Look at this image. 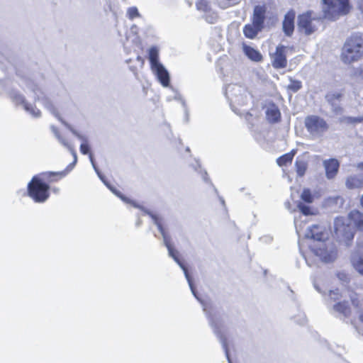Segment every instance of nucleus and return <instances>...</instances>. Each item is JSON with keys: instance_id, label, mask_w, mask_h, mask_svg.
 <instances>
[{"instance_id": "obj_61", "label": "nucleus", "mask_w": 363, "mask_h": 363, "mask_svg": "<svg viewBox=\"0 0 363 363\" xmlns=\"http://www.w3.org/2000/svg\"><path fill=\"white\" fill-rule=\"evenodd\" d=\"M361 205L363 207V194H362V196L361 198Z\"/></svg>"}, {"instance_id": "obj_39", "label": "nucleus", "mask_w": 363, "mask_h": 363, "mask_svg": "<svg viewBox=\"0 0 363 363\" xmlns=\"http://www.w3.org/2000/svg\"><path fill=\"white\" fill-rule=\"evenodd\" d=\"M196 5L197 9L200 11L206 12L209 9V5L207 0H198Z\"/></svg>"}, {"instance_id": "obj_41", "label": "nucleus", "mask_w": 363, "mask_h": 363, "mask_svg": "<svg viewBox=\"0 0 363 363\" xmlns=\"http://www.w3.org/2000/svg\"><path fill=\"white\" fill-rule=\"evenodd\" d=\"M77 161V157H75V160H74L71 164H69L65 171L61 172H54L53 174H60L62 177H65L68 172H69L75 166Z\"/></svg>"}, {"instance_id": "obj_11", "label": "nucleus", "mask_w": 363, "mask_h": 363, "mask_svg": "<svg viewBox=\"0 0 363 363\" xmlns=\"http://www.w3.org/2000/svg\"><path fill=\"white\" fill-rule=\"evenodd\" d=\"M152 216V219L155 223V225L157 227L160 233H161L163 238V243L165 247L167 248L168 254L169 257H172V259L179 265L181 269L184 271V272H188L187 269L185 268L184 264L182 262V261L179 258V252L174 248V247L170 243V238L166 234L164 229L163 228L160 218L157 216L155 214L150 213Z\"/></svg>"}, {"instance_id": "obj_2", "label": "nucleus", "mask_w": 363, "mask_h": 363, "mask_svg": "<svg viewBox=\"0 0 363 363\" xmlns=\"http://www.w3.org/2000/svg\"><path fill=\"white\" fill-rule=\"evenodd\" d=\"M26 88L33 94L35 101H41L44 107L49 111L59 121H60L77 138L82 141V143H87V138L80 134L69 123L66 122L60 116L57 108L53 102L45 96L44 91L39 84H36L31 79H26L25 81Z\"/></svg>"}, {"instance_id": "obj_16", "label": "nucleus", "mask_w": 363, "mask_h": 363, "mask_svg": "<svg viewBox=\"0 0 363 363\" xmlns=\"http://www.w3.org/2000/svg\"><path fill=\"white\" fill-rule=\"evenodd\" d=\"M341 97L342 94L338 92H330L325 96L326 101L331 106L333 111L336 115L342 113V108L340 104Z\"/></svg>"}, {"instance_id": "obj_55", "label": "nucleus", "mask_w": 363, "mask_h": 363, "mask_svg": "<svg viewBox=\"0 0 363 363\" xmlns=\"http://www.w3.org/2000/svg\"><path fill=\"white\" fill-rule=\"evenodd\" d=\"M89 160H90V162L91 163V164H95L93 155L91 154H89Z\"/></svg>"}, {"instance_id": "obj_38", "label": "nucleus", "mask_w": 363, "mask_h": 363, "mask_svg": "<svg viewBox=\"0 0 363 363\" xmlns=\"http://www.w3.org/2000/svg\"><path fill=\"white\" fill-rule=\"evenodd\" d=\"M302 87L301 82L298 80H292L291 79L290 84L288 85V89L293 91L294 92H296L300 90Z\"/></svg>"}, {"instance_id": "obj_37", "label": "nucleus", "mask_w": 363, "mask_h": 363, "mask_svg": "<svg viewBox=\"0 0 363 363\" xmlns=\"http://www.w3.org/2000/svg\"><path fill=\"white\" fill-rule=\"evenodd\" d=\"M126 14L128 18H130V20H133L136 17L140 16V14L135 6L128 8Z\"/></svg>"}, {"instance_id": "obj_64", "label": "nucleus", "mask_w": 363, "mask_h": 363, "mask_svg": "<svg viewBox=\"0 0 363 363\" xmlns=\"http://www.w3.org/2000/svg\"><path fill=\"white\" fill-rule=\"evenodd\" d=\"M189 150H189V147H187V148H186V151H188V152H189Z\"/></svg>"}, {"instance_id": "obj_40", "label": "nucleus", "mask_w": 363, "mask_h": 363, "mask_svg": "<svg viewBox=\"0 0 363 363\" xmlns=\"http://www.w3.org/2000/svg\"><path fill=\"white\" fill-rule=\"evenodd\" d=\"M238 4V1H235V0H223L222 2L219 3V6L223 9H225Z\"/></svg>"}, {"instance_id": "obj_25", "label": "nucleus", "mask_w": 363, "mask_h": 363, "mask_svg": "<svg viewBox=\"0 0 363 363\" xmlns=\"http://www.w3.org/2000/svg\"><path fill=\"white\" fill-rule=\"evenodd\" d=\"M345 184L350 189L359 188L363 184V176L362 174L350 176L347 179Z\"/></svg>"}, {"instance_id": "obj_31", "label": "nucleus", "mask_w": 363, "mask_h": 363, "mask_svg": "<svg viewBox=\"0 0 363 363\" xmlns=\"http://www.w3.org/2000/svg\"><path fill=\"white\" fill-rule=\"evenodd\" d=\"M296 154L295 150H292L290 152L283 155L277 160V163L279 166L282 167L288 163H291Z\"/></svg>"}, {"instance_id": "obj_4", "label": "nucleus", "mask_w": 363, "mask_h": 363, "mask_svg": "<svg viewBox=\"0 0 363 363\" xmlns=\"http://www.w3.org/2000/svg\"><path fill=\"white\" fill-rule=\"evenodd\" d=\"M148 59L151 69L156 75L158 81L164 87L169 86L170 79L168 71L159 61V50L157 47H151L148 51Z\"/></svg>"}, {"instance_id": "obj_57", "label": "nucleus", "mask_w": 363, "mask_h": 363, "mask_svg": "<svg viewBox=\"0 0 363 363\" xmlns=\"http://www.w3.org/2000/svg\"><path fill=\"white\" fill-rule=\"evenodd\" d=\"M91 165H92V167H93V168H94V171L96 172V173H97V172H100V171H99V168L96 167V164H91Z\"/></svg>"}, {"instance_id": "obj_21", "label": "nucleus", "mask_w": 363, "mask_h": 363, "mask_svg": "<svg viewBox=\"0 0 363 363\" xmlns=\"http://www.w3.org/2000/svg\"><path fill=\"white\" fill-rule=\"evenodd\" d=\"M348 219L358 230H363V213L359 211H352L348 216Z\"/></svg>"}, {"instance_id": "obj_20", "label": "nucleus", "mask_w": 363, "mask_h": 363, "mask_svg": "<svg viewBox=\"0 0 363 363\" xmlns=\"http://www.w3.org/2000/svg\"><path fill=\"white\" fill-rule=\"evenodd\" d=\"M242 51L245 55L252 61L258 62H261L263 59L260 52L250 45L243 44Z\"/></svg>"}, {"instance_id": "obj_53", "label": "nucleus", "mask_w": 363, "mask_h": 363, "mask_svg": "<svg viewBox=\"0 0 363 363\" xmlns=\"http://www.w3.org/2000/svg\"><path fill=\"white\" fill-rule=\"evenodd\" d=\"M216 16L211 17V20H208V18H206L207 21H208L211 23H213L214 21H216Z\"/></svg>"}, {"instance_id": "obj_29", "label": "nucleus", "mask_w": 363, "mask_h": 363, "mask_svg": "<svg viewBox=\"0 0 363 363\" xmlns=\"http://www.w3.org/2000/svg\"><path fill=\"white\" fill-rule=\"evenodd\" d=\"M266 115L268 121L271 123L277 122L281 116L279 110L275 106L267 108Z\"/></svg>"}, {"instance_id": "obj_43", "label": "nucleus", "mask_w": 363, "mask_h": 363, "mask_svg": "<svg viewBox=\"0 0 363 363\" xmlns=\"http://www.w3.org/2000/svg\"><path fill=\"white\" fill-rule=\"evenodd\" d=\"M345 121L347 123H357L363 122V117H346Z\"/></svg>"}, {"instance_id": "obj_45", "label": "nucleus", "mask_w": 363, "mask_h": 363, "mask_svg": "<svg viewBox=\"0 0 363 363\" xmlns=\"http://www.w3.org/2000/svg\"><path fill=\"white\" fill-rule=\"evenodd\" d=\"M359 320L363 323V312L360 313L359 315ZM352 325H354L356 330L358 332L359 334H361L363 335V328H361L360 326L355 325V324L352 322Z\"/></svg>"}, {"instance_id": "obj_19", "label": "nucleus", "mask_w": 363, "mask_h": 363, "mask_svg": "<svg viewBox=\"0 0 363 363\" xmlns=\"http://www.w3.org/2000/svg\"><path fill=\"white\" fill-rule=\"evenodd\" d=\"M246 92V88L242 85L232 84L227 86L225 89V96L230 101L238 94Z\"/></svg>"}, {"instance_id": "obj_3", "label": "nucleus", "mask_w": 363, "mask_h": 363, "mask_svg": "<svg viewBox=\"0 0 363 363\" xmlns=\"http://www.w3.org/2000/svg\"><path fill=\"white\" fill-rule=\"evenodd\" d=\"M363 56V33L352 34L345 42L341 52V60L345 64L359 60Z\"/></svg>"}, {"instance_id": "obj_49", "label": "nucleus", "mask_w": 363, "mask_h": 363, "mask_svg": "<svg viewBox=\"0 0 363 363\" xmlns=\"http://www.w3.org/2000/svg\"><path fill=\"white\" fill-rule=\"evenodd\" d=\"M96 174H97L98 177H99V179L103 182V183L106 186H108V182L106 181L104 176L101 173V172H99Z\"/></svg>"}, {"instance_id": "obj_60", "label": "nucleus", "mask_w": 363, "mask_h": 363, "mask_svg": "<svg viewBox=\"0 0 363 363\" xmlns=\"http://www.w3.org/2000/svg\"><path fill=\"white\" fill-rule=\"evenodd\" d=\"M220 201H221V203L224 206L225 205V201L223 198H220Z\"/></svg>"}, {"instance_id": "obj_14", "label": "nucleus", "mask_w": 363, "mask_h": 363, "mask_svg": "<svg viewBox=\"0 0 363 363\" xmlns=\"http://www.w3.org/2000/svg\"><path fill=\"white\" fill-rule=\"evenodd\" d=\"M286 47L279 45L276 48L275 53L272 55V65L276 69L284 68L286 66L287 60L286 57Z\"/></svg>"}, {"instance_id": "obj_8", "label": "nucleus", "mask_w": 363, "mask_h": 363, "mask_svg": "<svg viewBox=\"0 0 363 363\" xmlns=\"http://www.w3.org/2000/svg\"><path fill=\"white\" fill-rule=\"evenodd\" d=\"M333 231L335 238L340 242H344L347 245L353 240L354 231L347 219L343 217H337L334 220Z\"/></svg>"}, {"instance_id": "obj_58", "label": "nucleus", "mask_w": 363, "mask_h": 363, "mask_svg": "<svg viewBox=\"0 0 363 363\" xmlns=\"http://www.w3.org/2000/svg\"><path fill=\"white\" fill-rule=\"evenodd\" d=\"M361 77L363 79V68L360 70V73H359Z\"/></svg>"}, {"instance_id": "obj_15", "label": "nucleus", "mask_w": 363, "mask_h": 363, "mask_svg": "<svg viewBox=\"0 0 363 363\" xmlns=\"http://www.w3.org/2000/svg\"><path fill=\"white\" fill-rule=\"evenodd\" d=\"M267 9L265 6H255L253 10L252 23L259 28H264Z\"/></svg>"}, {"instance_id": "obj_18", "label": "nucleus", "mask_w": 363, "mask_h": 363, "mask_svg": "<svg viewBox=\"0 0 363 363\" xmlns=\"http://www.w3.org/2000/svg\"><path fill=\"white\" fill-rule=\"evenodd\" d=\"M294 18H295V13L294 11H289L284 16V19L283 21V30L286 35L290 36L294 32Z\"/></svg>"}, {"instance_id": "obj_22", "label": "nucleus", "mask_w": 363, "mask_h": 363, "mask_svg": "<svg viewBox=\"0 0 363 363\" xmlns=\"http://www.w3.org/2000/svg\"><path fill=\"white\" fill-rule=\"evenodd\" d=\"M222 328L223 327H212L215 335L218 337L220 342L222 345L223 349L225 352V354L227 357L228 363H232V362L230 359V357H229V351H228V344H227L225 338L224 337V336L222 333Z\"/></svg>"}, {"instance_id": "obj_46", "label": "nucleus", "mask_w": 363, "mask_h": 363, "mask_svg": "<svg viewBox=\"0 0 363 363\" xmlns=\"http://www.w3.org/2000/svg\"><path fill=\"white\" fill-rule=\"evenodd\" d=\"M273 240V238L270 235H264L260 238V241L264 243H270Z\"/></svg>"}, {"instance_id": "obj_1", "label": "nucleus", "mask_w": 363, "mask_h": 363, "mask_svg": "<svg viewBox=\"0 0 363 363\" xmlns=\"http://www.w3.org/2000/svg\"><path fill=\"white\" fill-rule=\"evenodd\" d=\"M306 237L318 242V244L313 247V251L324 262H331L336 259L337 247L333 242H325L328 233L323 226L313 225L308 229Z\"/></svg>"}, {"instance_id": "obj_51", "label": "nucleus", "mask_w": 363, "mask_h": 363, "mask_svg": "<svg viewBox=\"0 0 363 363\" xmlns=\"http://www.w3.org/2000/svg\"><path fill=\"white\" fill-rule=\"evenodd\" d=\"M202 178L206 182L209 181V178L208 177V174H207V172L206 171H204L202 173Z\"/></svg>"}, {"instance_id": "obj_44", "label": "nucleus", "mask_w": 363, "mask_h": 363, "mask_svg": "<svg viewBox=\"0 0 363 363\" xmlns=\"http://www.w3.org/2000/svg\"><path fill=\"white\" fill-rule=\"evenodd\" d=\"M90 147L86 143H82L80 145V152L83 155H87L89 152Z\"/></svg>"}, {"instance_id": "obj_54", "label": "nucleus", "mask_w": 363, "mask_h": 363, "mask_svg": "<svg viewBox=\"0 0 363 363\" xmlns=\"http://www.w3.org/2000/svg\"><path fill=\"white\" fill-rule=\"evenodd\" d=\"M306 322V318L305 315H303L301 318V321L299 323V324L303 325Z\"/></svg>"}, {"instance_id": "obj_30", "label": "nucleus", "mask_w": 363, "mask_h": 363, "mask_svg": "<svg viewBox=\"0 0 363 363\" xmlns=\"http://www.w3.org/2000/svg\"><path fill=\"white\" fill-rule=\"evenodd\" d=\"M296 171L299 177H303L308 167V162L306 160L297 157L295 162Z\"/></svg>"}, {"instance_id": "obj_59", "label": "nucleus", "mask_w": 363, "mask_h": 363, "mask_svg": "<svg viewBox=\"0 0 363 363\" xmlns=\"http://www.w3.org/2000/svg\"><path fill=\"white\" fill-rule=\"evenodd\" d=\"M140 223H141V220L140 219H138V221L136 222V225L138 226H139L140 225Z\"/></svg>"}, {"instance_id": "obj_27", "label": "nucleus", "mask_w": 363, "mask_h": 363, "mask_svg": "<svg viewBox=\"0 0 363 363\" xmlns=\"http://www.w3.org/2000/svg\"><path fill=\"white\" fill-rule=\"evenodd\" d=\"M262 30V28H259L257 26H255L254 23L247 24L243 28V33L246 38L253 39Z\"/></svg>"}, {"instance_id": "obj_17", "label": "nucleus", "mask_w": 363, "mask_h": 363, "mask_svg": "<svg viewBox=\"0 0 363 363\" xmlns=\"http://www.w3.org/2000/svg\"><path fill=\"white\" fill-rule=\"evenodd\" d=\"M323 167L325 169V176L328 179H333L337 174L340 163L336 159H329L323 161Z\"/></svg>"}, {"instance_id": "obj_6", "label": "nucleus", "mask_w": 363, "mask_h": 363, "mask_svg": "<svg viewBox=\"0 0 363 363\" xmlns=\"http://www.w3.org/2000/svg\"><path fill=\"white\" fill-rule=\"evenodd\" d=\"M304 125L311 138L313 140L323 137L329 129L326 121L316 115L306 116L304 120Z\"/></svg>"}, {"instance_id": "obj_23", "label": "nucleus", "mask_w": 363, "mask_h": 363, "mask_svg": "<svg viewBox=\"0 0 363 363\" xmlns=\"http://www.w3.org/2000/svg\"><path fill=\"white\" fill-rule=\"evenodd\" d=\"M193 274H184L185 278L189 284V288L191 291L192 294L194 296V297L201 303L203 306V311L208 314V306L206 302H204L203 300H201L197 295L194 283H193V278H192Z\"/></svg>"}, {"instance_id": "obj_28", "label": "nucleus", "mask_w": 363, "mask_h": 363, "mask_svg": "<svg viewBox=\"0 0 363 363\" xmlns=\"http://www.w3.org/2000/svg\"><path fill=\"white\" fill-rule=\"evenodd\" d=\"M341 294L338 289L330 290L328 294V298L325 297V302L328 308L332 306L335 303L340 301Z\"/></svg>"}, {"instance_id": "obj_52", "label": "nucleus", "mask_w": 363, "mask_h": 363, "mask_svg": "<svg viewBox=\"0 0 363 363\" xmlns=\"http://www.w3.org/2000/svg\"><path fill=\"white\" fill-rule=\"evenodd\" d=\"M313 286H314V288L315 289V290L317 291H318L319 293L322 294V290L320 289V288L319 287V286L318 285L316 281L313 282Z\"/></svg>"}, {"instance_id": "obj_62", "label": "nucleus", "mask_w": 363, "mask_h": 363, "mask_svg": "<svg viewBox=\"0 0 363 363\" xmlns=\"http://www.w3.org/2000/svg\"><path fill=\"white\" fill-rule=\"evenodd\" d=\"M196 166L200 168V164H199V162L197 161H196Z\"/></svg>"}, {"instance_id": "obj_7", "label": "nucleus", "mask_w": 363, "mask_h": 363, "mask_svg": "<svg viewBox=\"0 0 363 363\" xmlns=\"http://www.w3.org/2000/svg\"><path fill=\"white\" fill-rule=\"evenodd\" d=\"M50 186L37 177H33L28 184V196L36 203H43L49 197Z\"/></svg>"}, {"instance_id": "obj_10", "label": "nucleus", "mask_w": 363, "mask_h": 363, "mask_svg": "<svg viewBox=\"0 0 363 363\" xmlns=\"http://www.w3.org/2000/svg\"><path fill=\"white\" fill-rule=\"evenodd\" d=\"M152 216V219L155 223V225L157 227L160 233H161L163 238V243L165 247L167 248L168 254L169 257H172V259L179 265L181 269L184 271V272H188L187 269L185 268L184 264L182 262V261L179 258V252L174 248V247L170 243V238L166 234L164 229L163 228L160 218L157 216L155 214L150 213Z\"/></svg>"}, {"instance_id": "obj_24", "label": "nucleus", "mask_w": 363, "mask_h": 363, "mask_svg": "<svg viewBox=\"0 0 363 363\" xmlns=\"http://www.w3.org/2000/svg\"><path fill=\"white\" fill-rule=\"evenodd\" d=\"M351 264L357 272H363V257L359 252L352 253L350 258Z\"/></svg>"}, {"instance_id": "obj_47", "label": "nucleus", "mask_w": 363, "mask_h": 363, "mask_svg": "<svg viewBox=\"0 0 363 363\" xmlns=\"http://www.w3.org/2000/svg\"><path fill=\"white\" fill-rule=\"evenodd\" d=\"M64 147L69 150V152H71V154L73 156L74 160H75V157H77V155L75 150L73 148V146L69 143H68V146H64Z\"/></svg>"}, {"instance_id": "obj_36", "label": "nucleus", "mask_w": 363, "mask_h": 363, "mask_svg": "<svg viewBox=\"0 0 363 363\" xmlns=\"http://www.w3.org/2000/svg\"><path fill=\"white\" fill-rule=\"evenodd\" d=\"M116 196L119 197L125 203H130V200L123 196L119 191H118L116 188L111 186L108 183V186H106Z\"/></svg>"}, {"instance_id": "obj_42", "label": "nucleus", "mask_w": 363, "mask_h": 363, "mask_svg": "<svg viewBox=\"0 0 363 363\" xmlns=\"http://www.w3.org/2000/svg\"><path fill=\"white\" fill-rule=\"evenodd\" d=\"M298 208H299L300 211L305 216L311 214L310 208L301 203L298 205Z\"/></svg>"}, {"instance_id": "obj_5", "label": "nucleus", "mask_w": 363, "mask_h": 363, "mask_svg": "<svg viewBox=\"0 0 363 363\" xmlns=\"http://www.w3.org/2000/svg\"><path fill=\"white\" fill-rule=\"evenodd\" d=\"M325 18L335 21L346 15L350 9L349 0H323Z\"/></svg>"}, {"instance_id": "obj_34", "label": "nucleus", "mask_w": 363, "mask_h": 363, "mask_svg": "<svg viewBox=\"0 0 363 363\" xmlns=\"http://www.w3.org/2000/svg\"><path fill=\"white\" fill-rule=\"evenodd\" d=\"M50 130L52 131V133L54 134L55 137L56 138V139L58 140V142L63 146H68V141L64 138L62 137L58 129L53 125H50Z\"/></svg>"}, {"instance_id": "obj_13", "label": "nucleus", "mask_w": 363, "mask_h": 363, "mask_svg": "<svg viewBox=\"0 0 363 363\" xmlns=\"http://www.w3.org/2000/svg\"><path fill=\"white\" fill-rule=\"evenodd\" d=\"M330 313L335 317L341 319L348 318L351 311L347 301H337L328 308Z\"/></svg>"}, {"instance_id": "obj_32", "label": "nucleus", "mask_w": 363, "mask_h": 363, "mask_svg": "<svg viewBox=\"0 0 363 363\" xmlns=\"http://www.w3.org/2000/svg\"><path fill=\"white\" fill-rule=\"evenodd\" d=\"M247 91L246 90L245 93H242L241 94H238L236 96L233 100L230 101V105L233 104H238L239 106H244L247 104Z\"/></svg>"}, {"instance_id": "obj_9", "label": "nucleus", "mask_w": 363, "mask_h": 363, "mask_svg": "<svg viewBox=\"0 0 363 363\" xmlns=\"http://www.w3.org/2000/svg\"><path fill=\"white\" fill-rule=\"evenodd\" d=\"M11 101L17 106H21L33 118H39L42 113L35 105L28 103L25 96L18 90L11 89L8 92Z\"/></svg>"}, {"instance_id": "obj_56", "label": "nucleus", "mask_w": 363, "mask_h": 363, "mask_svg": "<svg viewBox=\"0 0 363 363\" xmlns=\"http://www.w3.org/2000/svg\"><path fill=\"white\" fill-rule=\"evenodd\" d=\"M91 165H92V167H93V168H94V171L96 172V173H97V172H100V171H99V168L96 167V164H91Z\"/></svg>"}, {"instance_id": "obj_26", "label": "nucleus", "mask_w": 363, "mask_h": 363, "mask_svg": "<svg viewBox=\"0 0 363 363\" xmlns=\"http://www.w3.org/2000/svg\"><path fill=\"white\" fill-rule=\"evenodd\" d=\"M336 275L342 284L349 290L353 291L355 289V287L353 286L354 283L350 276L351 274H336Z\"/></svg>"}, {"instance_id": "obj_50", "label": "nucleus", "mask_w": 363, "mask_h": 363, "mask_svg": "<svg viewBox=\"0 0 363 363\" xmlns=\"http://www.w3.org/2000/svg\"><path fill=\"white\" fill-rule=\"evenodd\" d=\"M357 4L359 9L363 13V0H359Z\"/></svg>"}, {"instance_id": "obj_63", "label": "nucleus", "mask_w": 363, "mask_h": 363, "mask_svg": "<svg viewBox=\"0 0 363 363\" xmlns=\"http://www.w3.org/2000/svg\"><path fill=\"white\" fill-rule=\"evenodd\" d=\"M352 303H353L354 305H356V302H355L354 300H352Z\"/></svg>"}, {"instance_id": "obj_35", "label": "nucleus", "mask_w": 363, "mask_h": 363, "mask_svg": "<svg viewBox=\"0 0 363 363\" xmlns=\"http://www.w3.org/2000/svg\"><path fill=\"white\" fill-rule=\"evenodd\" d=\"M301 197L302 200L306 203H312L313 200V195L311 191L308 189H303V191L301 193Z\"/></svg>"}, {"instance_id": "obj_48", "label": "nucleus", "mask_w": 363, "mask_h": 363, "mask_svg": "<svg viewBox=\"0 0 363 363\" xmlns=\"http://www.w3.org/2000/svg\"><path fill=\"white\" fill-rule=\"evenodd\" d=\"M130 203H131V204H132L135 208H141V209H142V211H144V212H145L146 214L149 215V216L152 218V216L150 215V213H151V212H150V211H147V210H144V208H142L140 206L137 205L135 202H133V201H130ZM152 214H153V213H152Z\"/></svg>"}, {"instance_id": "obj_33", "label": "nucleus", "mask_w": 363, "mask_h": 363, "mask_svg": "<svg viewBox=\"0 0 363 363\" xmlns=\"http://www.w3.org/2000/svg\"><path fill=\"white\" fill-rule=\"evenodd\" d=\"M50 130L52 131V133L54 134L55 137L56 138V139L58 140V142L63 146H68V141L64 138L62 137L58 129L53 125H50Z\"/></svg>"}, {"instance_id": "obj_12", "label": "nucleus", "mask_w": 363, "mask_h": 363, "mask_svg": "<svg viewBox=\"0 0 363 363\" xmlns=\"http://www.w3.org/2000/svg\"><path fill=\"white\" fill-rule=\"evenodd\" d=\"M298 28L306 35L314 33L321 25L320 18L312 17L311 12L299 15L298 17Z\"/></svg>"}]
</instances>
